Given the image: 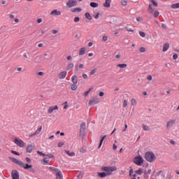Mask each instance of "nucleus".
<instances>
[{"label": "nucleus", "instance_id": "nucleus-37", "mask_svg": "<svg viewBox=\"0 0 179 179\" xmlns=\"http://www.w3.org/2000/svg\"><path fill=\"white\" fill-rule=\"evenodd\" d=\"M121 3L122 5H123V6H127V5H128V1H127L126 0H122Z\"/></svg>", "mask_w": 179, "mask_h": 179}, {"label": "nucleus", "instance_id": "nucleus-15", "mask_svg": "<svg viewBox=\"0 0 179 179\" xmlns=\"http://www.w3.org/2000/svg\"><path fill=\"white\" fill-rule=\"evenodd\" d=\"M130 179H136V173L134 172V169L129 171Z\"/></svg>", "mask_w": 179, "mask_h": 179}, {"label": "nucleus", "instance_id": "nucleus-64", "mask_svg": "<svg viewBox=\"0 0 179 179\" xmlns=\"http://www.w3.org/2000/svg\"><path fill=\"white\" fill-rule=\"evenodd\" d=\"M99 96L100 97H103V96H104V92H99Z\"/></svg>", "mask_w": 179, "mask_h": 179}, {"label": "nucleus", "instance_id": "nucleus-45", "mask_svg": "<svg viewBox=\"0 0 179 179\" xmlns=\"http://www.w3.org/2000/svg\"><path fill=\"white\" fill-rule=\"evenodd\" d=\"M80 21V18H79V17H74V22L75 23H78V22Z\"/></svg>", "mask_w": 179, "mask_h": 179}, {"label": "nucleus", "instance_id": "nucleus-35", "mask_svg": "<svg viewBox=\"0 0 179 179\" xmlns=\"http://www.w3.org/2000/svg\"><path fill=\"white\" fill-rule=\"evenodd\" d=\"M123 107L125 108V107H128V101L127 99H124L123 101Z\"/></svg>", "mask_w": 179, "mask_h": 179}, {"label": "nucleus", "instance_id": "nucleus-5", "mask_svg": "<svg viewBox=\"0 0 179 179\" xmlns=\"http://www.w3.org/2000/svg\"><path fill=\"white\" fill-rule=\"evenodd\" d=\"M77 5H78V1H76V0H69L66 2L67 8H73L74 6H76Z\"/></svg>", "mask_w": 179, "mask_h": 179}, {"label": "nucleus", "instance_id": "nucleus-28", "mask_svg": "<svg viewBox=\"0 0 179 179\" xmlns=\"http://www.w3.org/2000/svg\"><path fill=\"white\" fill-rule=\"evenodd\" d=\"M134 173L136 174H138V176H142V174H143V169H139L138 170L136 171Z\"/></svg>", "mask_w": 179, "mask_h": 179}, {"label": "nucleus", "instance_id": "nucleus-60", "mask_svg": "<svg viewBox=\"0 0 179 179\" xmlns=\"http://www.w3.org/2000/svg\"><path fill=\"white\" fill-rule=\"evenodd\" d=\"M162 29H167V25L166 24H162Z\"/></svg>", "mask_w": 179, "mask_h": 179}, {"label": "nucleus", "instance_id": "nucleus-39", "mask_svg": "<svg viewBox=\"0 0 179 179\" xmlns=\"http://www.w3.org/2000/svg\"><path fill=\"white\" fill-rule=\"evenodd\" d=\"M93 90V88H90L87 92H85L84 93V96H87L89 94V93H90V92H92V90Z\"/></svg>", "mask_w": 179, "mask_h": 179}, {"label": "nucleus", "instance_id": "nucleus-20", "mask_svg": "<svg viewBox=\"0 0 179 179\" xmlns=\"http://www.w3.org/2000/svg\"><path fill=\"white\" fill-rule=\"evenodd\" d=\"M108 176L106 172H99L98 173V177H100V178H104L105 177H107Z\"/></svg>", "mask_w": 179, "mask_h": 179}, {"label": "nucleus", "instance_id": "nucleus-59", "mask_svg": "<svg viewBox=\"0 0 179 179\" xmlns=\"http://www.w3.org/2000/svg\"><path fill=\"white\" fill-rule=\"evenodd\" d=\"M25 160H27L28 163H31V159L29 157H26Z\"/></svg>", "mask_w": 179, "mask_h": 179}, {"label": "nucleus", "instance_id": "nucleus-9", "mask_svg": "<svg viewBox=\"0 0 179 179\" xmlns=\"http://www.w3.org/2000/svg\"><path fill=\"white\" fill-rule=\"evenodd\" d=\"M12 179H20V176L19 175V172L16 170H13L11 172Z\"/></svg>", "mask_w": 179, "mask_h": 179}, {"label": "nucleus", "instance_id": "nucleus-41", "mask_svg": "<svg viewBox=\"0 0 179 179\" xmlns=\"http://www.w3.org/2000/svg\"><path fill=\"white\" fill-rule=\"evenodd\" d=\"M139 51H140V52H145L146 48H145L144 47H141L139 48Z\"/></svg>", "mask_w": 179, "mask_h": 179}, {"label": "nucleus", "instance_id": "nucleus-13", "mask_svg": "<svg viewBox=\"0 0 179 179\" xmlns=\"http://www.w3.org/2000/svg\"><path fill=\"white\" fill-rule=\"evenodd\" d=\"M175 124H176L175 120H169L166 123V128L168 129L171 128L173 125H174Z\"/></svg>", "mask_w": 179, "mask_h": 179}, {"label": "nucleus", "instance_id": "nucleus-19", "mask_svg": "<svg viewBox=\"0 0 179 179\" xmlns=\"http://www.w3.org/2000/svg\"><path fill=\"white\" fill-rule=\"evenodd\" d=\"M103 6L104 8H110L111 6V0H106Z\"/></svg>", "mask_w": 179, "mask_h": 179}, {"label": "nucleus", "instance_id": "nucleus-48", "mask_svg": "<svg viewBox=\"0 0 179 179\" xmlns=\"http://www.w3.org/2000/svg\"><path fill=\"white\" fill-rule=\"evenodd\" d=\"M37 153L39 155V156H46L45 154L43 153L42 152L40 151H37Z\"/></svg>", "mask_w": 179, "mask_h": 179}, {"label": "nucleus", "instance_id": "nucleus-33", "mask_svg": "<svg viewBox=\"0 0 179 179\" xmlns=\"http://www.w3.org/2000/svg\"><path fill=\"white\" fill-rule=\"evenodd\" d=\"M66 155H68L69 156H71V157L75 156V152H69V151H66Z\"/></svg>", "mask_w": 179, "mask_h": 179}, {"label": "nucleus", "instance_id": "nucleus-14", "mask_svg": "<svg viewBox=\"0 0 179 179\" xmlns=\"http://www.w3.org/2000/svg\"><path fill=\"white\" fill-rule=\"evenodd\" d=\"M60 15H61V11L58 10H53L50 12L51 16H60Z\"/></svg>", "mask_w": 179, "mask_h": 179}, {"label": "nucleus", "instance_id": "nucleus-50", "mask_svg": "<svg viewBox=\"0 0 179 179\" xmlns=\"http://www.w3.org/2000/svg\"><path fill=\"white\" fill-rule=\"evenodd\" d=\"M37 75H38L39 76H44V72L39 71L37 73Z\"/></svg>", "mask_w": 179, "mask_h": 179}, {"label": "nucleus", "instance_id": "nucleus-47", "mask_svg": "<svg viewBox=\"0 0 179 179\" xmlns=\"http://www.w3.org/2000/svg\"><path fill=\"white\" fill-rule=\"evenodd\" d=\"M151 2L152 3V5H154L155 6H158V5H159L157 3V2L156 1H155V0H151Z\"/></svg>", "mask_w": 179, "mask_h": 179}, {"label": "nucleus", "instance_id": "nucleus-22", "mask_svg": "<svg viewBox=\"0 0 179 179\" xmlns=\"http://www.w3.org/2000/svg\"><path fill=\"white\" fill-rule=\"evenodd\" d=\"M71 80H72V83H73V84L77 85V84H78V76H73L72 78H71Z\"/></svg>", "mask_w": 179, "mask_h": 179}, {"label": "nucleus", "instance_id": "nucleus-55", "mask_svg": "<svg viewBox=\"0 0 179 179\" xmlns=\"http://www.w3.org/2000/svg\"><path fill=\"white\" fill-rule=\"evenodd\" d=\"M43 22V18H38V20H37V23L38 24H40V23H41Z\"/></svg>", "mask_w": 179, "mask_h": 179}, {"label": "nucleus", "instance_id": "nucleus-10", "mask_svg": "<svg viewBox=\"0 0 179 179\" xmlns=\"http://www.w3.org/2000/svg\"><path fill=\"white\" fill-rule=\"evenodd\" d=\"M67 73H68V72H66L65 71L60 72L58 74L59 79H65V78H66Z\"/></svg>", "mask_w": 179, "mask_h": 179}, {"label": "nucleus", "instance_id": "nucleus-43", "mask_svg": "<svg viewBox=\"0 0 179 179\" xmlns=\"http://www.w3.org/2000/svg\"><path fill=\"white\" fill-rule=\"evenodd\" d=\"M10 153H12L13 155H16V156H20V154H19L15 150H11Z\"/></svg>", "mask_w": 179, "mask_h": 179}, {"label": "nucleus", "instance_id": "nucleus-8", "mask_svg": "<svg viewBox=\"0 0 179 179\" xmlns=\"http://www.w3.org/2000/svg\"><path fill=\"white\" fill-rule=\"evenodd\" d=\"M9 160H10L11 162H13V163H15V164H18V166H20L21 167L23 162L16 159V158H13L12 157H8Z\"/></svg>", "mask_w": 179, "mask_h": 179}, {"label": "nucleus", "instance_id": "nucleus-63", "mask_svg": "<svg viewBox=\"0 0 179 179\" xmlns=\"http://www.w3.org/2000/svg\"><path fill=\"white\" fill-rule=\"evenodd\" d=\"M83 79H87V74H83Z\"/></svg>", "mask_w": 179, "mask_h": 179}, {"label": "nucleus", "instance_id": "nucleus-31", "mask_svg": "<svg viewBox=\"0 0 179 179\" xmlns=\"http://www.w3.org/2000/svg\"><path fill=\"white\" fill-rule=\"evenodd\" d=\"M50 170H51L52 171H53L54 174L57 173V171H59V169H55V168H54V167H52V166H50Z\"/></svg>", "mask_w": 179, "mask_h": 179}, {"label": "nucleus", "instance_id": "nucleus-17", "mask_svg": "<svg viewBox=\"0 0 179 179\" xmlns=\"http://www.w3.org/2000/svg\"><path fill=\"white\" fill-rule=\"evenodd\" d=\"M85 129H86V123L83 122L80 124V132L81 134H83V132H85Z\"/></svg>", "mask_w": 179, "mask_h": 179}, {"label": "nucleus", "instance_id": "nucleus-34", "mask_svg": "<svg viewBox=\"0 0 179 179\" xmlns=\"http://www.w3.org/2000/svg\"><path fill=\"white\" fill-rule=\"evenodd\" d=\"M85 17L88 19V20H92V15H90V13H85Z\"/></svg>", "mask_w": 179, "mask_h": 179}, {"label": "nucleus", "instance_id": "nucleus-44", "mask_svg": "<svg viewBox=\"0 0 179 179\" xmlns=\"http://www.w3.org/2000/svg\"><path fill=\"white\" fill-rule=\"evenodd\" d=\"M73 66H74L73 63H70L68 65V69H72L73 68Z\"/></svg>", "mask_w": 179, "mask_h": 179}, {"label": "nucleus", "instance_id": "nucleus-4", "mask_svg": "<svg viewBox=\"0 0 179 179\" xmlns=\"http://www.w3.org/2000/svg\"><path fill=\"white\" fill-rule=\"evenodd\" d=\"M134 163L136 164V166H142L143 164V158L141 156L136 157L134 159Z\"/></svg>", "mask_w": 179, "mask_h": 179}, {"label": "nucleus", "instance_id": "nucleus-29", "mask_svg": "<svg viewBox=\"0 0 179 179\" xmlns=\"http://www.w3.org/2000/svg\"><path fill=\"white\" fill-rule=\"evenodd\" d=\"M90 5L91 8H99V4L96 2H91Z\"/></svg>", "mask_w": 179, "mask_h": 179}, {"label": "nucleus", "instance_id": "nucleus-1", "mask_svg": "<svg viewBox=\"0 0 179 179\" xmlns=\"http://www.w3.org/2000/svg\"><path fill=\"white\" fill-rule=\"evenodd\" d=\"M145 159L147 162H149V163H153V162L156 160V155H155V153L152 152H147L145 154Z\"/></svg>", "mask_w": 179, "mask_h": 179}, {"label": "nucleus", "instance_id": "nucleus-25", "mask_svg": "<svg viewBox=\"0 0 179 179\" xmlns=\"http://www.w3.org/2000/svg\"><path fill=\"white\" fill-rule=\"evenodd\" d=\"M33 152V145H28L27 147V153H31Z\"/></svg>", "mask_w": 179, "mask_h": 179}, {"label": "nucleus", "instance_id": "nucleus-46", "mask_svg": "<svg viewBox=\"0 0 179 179\" xmlns=\"http://www.w3.org/2000/svg\"><path fill=\"white\" fill-rule=\"evenodd\" d=\"M46 156L48 157H49V159H54L55 157L54 156V155L52 154H48V155H46Z\"/></svg>", "mask_w": 179, "mask_h": 179}, {"label": "nucleus", "instance_id": "nucleus-40", "mask_svg": "<svg viewBox=\"0 0 179 179\" xmlns=\"http://www.w3.org/2000/svg\"><path fill=\"white\" fill-rule=\"evenodd\" d=\"M131 106H136V99H131Z\"/></svg>", "mask_w": 179, "mask_h": 179}, {"label": "nucleus", "instance_id": "nucleus-51", "mask_svg": "<svg viewBox=\"0 0 179 179\" xmlns=\"http://www.w3.org/2000/svg\"><path fill=\"white\" fill-rule=\"evenodd\" d=\"M102 40L103 41H107V40H108V37H107V36H104L102 37Z\"/></svg>", "mask_w": 179, "mask_h": 179}, {"label": "nucleus", "instance_id": "nucleus-27", "mask_svg": "<svg viewBox=\"0 0 179 179\" xmlns=\"http://www.w3.org/2000/svg\"><path fill=\"white\" fill-rule=\"evenodd\" d=\"M172 9H179V3H173L171 6Z\"/></svg>", "mask_w": 179, "mask_h": 179}, {"label": "nucleus", "instance_id": "nucleus-49", "mask_svg": "<svg viewBox=\"0 0 179 179\" xmlns=\"http://www.w3.org/2000/svg\"><path fill=\"white\" fill-rule=\"evenodd\" d=\"M115 58L116 59H120V58H121V54H117V55H116L115 56Z\"/></svg>", "mask_w": 179, "mask_h": 179}, {"label": "nucleus", "instance_id": "nucleus-57", "mask_svg": "<svg viewBox=\"0 0 179 179\" xmlns=\"http://www.w3.org/2000/svg\"><path fill=\"white\" fill-rule=\"evenodd\" d=\"M147 79H148V80H152V79H153V77H152V76H150V75H148V76H147Z\"/></svg>", "mask_w": 179, "mask_h": 179}, {"label": "nucleus", "instance_id": "nucleus-61", "mask_svg": "<svg viewBox=\"0 0 179 179\" xmlns=\"http://www.w3.org/2000/svg\"><path fill=\"white\" fill-rule=\"evenodd\" d=\"M52 34H57L58 33V31L57 29H54L52 31Z\"/></svg>", "mask_w": 179, "mask_h": 179}, {"label": "nucleus", "instance_id": "nucleus-18", "mask_svg": "<svg viewBox=\"0 0 179 179\" xmlns=\"http://www.w3.org/2000/svg\"><path fill=\"white\" fill-rule=\"evenodd\" d=\"M117 68H119L120 69H125L127 66H128V64L123 63V64H117Z\"/></svg>", "mask_w": 179, "mask_h": 179}, {"label": "nucleus", "instance_id": "nucleus-32", "mask_svg": "<svg viewBox=\"0 0 179 179\" xmlns=\"http://www.w3.org/2000/svg\"><path fill=\"white\" fill-rule=\"evenodd\" d=\"M71 90L75 91L78 89V85H76V84H72L71 85Z\"/></svg>", "mask_w": 179, "mask_h": 179}, {"label": "nucleus", "instance_id": "nucleus-23", "mask_svg": "<svg viewBox=\"0 0 179 179\" xmlns=\"http://www.w3.org/2000/svg\"><path fill=\"white\" fill-rule=\"evenodd\" d=\"M169 48H170V44L169 43H165L164 45V47H163V51L164 52H166V51H167V50H169Z\"/></svg>", "mask_w": 179, "mask_h": 179}, {"label": "nucleus", "instance_id": "nucleus-58", "mask_svg": "<svg viewBox=\"0 0 179 179\" xmlns=\"http://www.w3.org/2000/svg\"><path fill=\"white\" fill-rule=\"evenodd\" d=\"M43 163H45V164H48V159H47V158L43 159Z\"/></svg>", "mask_w": 179, "mask_h": 179}, {"label": "nucleus", "instance_id": "nucleus-42", "mask_svg": "<svg viewBox=\"0 0 179 179\" xmlns=\"http://www.w3.org/2000/svg\"><path fill=\"white\" fill-rule=\"evenodd\" d=\"M96 71H97V69H92V70L91 71V72H90V75H91V76L94 75V73H96Z\"/></svg>", "mask_w": 179, "mask_h": 179}, {"label": "nucleus", "instance_id": "nucleus-26", "mask_svg": "<svg viewBox=\"0 0 179 179\" xmlns=\"http://www.w3.org/2000/svg\"><path fill=\"white\" fill-rule=\"evenodd\" d=\"M106 138H107V136H103L99 143V149H100L101 148V145H103V142H104V139H106Z\"/></svg>", "mask_w": 179, "mask_h": 179}, {"label": "nucleus", "instance_id": "nucleus-3", "mask_svg": "<svg viewBox=\"0 0 179 179\" xmlns=\"http://www.w3.org/2000/svg\"><path fill=\"white\" fill-rule=\"evenodd\" d=\"M148 12V13H150V15H153L154 17H158L159 15H160V13H159V11H155V7H153V5L152 4H149Z\"/></svg>", "mask_w": 179, "mask_h": 179}, {"label": "nucleus", "instance_id": "nucleus-62", "mask_svg": "<svg viewBox=\"0 0 179 179\" xmlns=\"http://www.w3.org/2000/svg\"><path fill=\"white\" fill-rule=\"evenodd\" d=\"M99 16H100V13H98L94 17V19H99Z\"/></svg>", "mask_w": 179, "mask_h": 179}, {"label": "nucleus", "instance_id": "nucleus-7", "mask_svg": "<svg viewBox=\"0 0 179 179\" xmlns=\"http://www.w3.org/2000/svg\"><path fill=\"white\" fill-rule=\"evenodd\" d=\"M21 167L24 169V170H29L31 173H34V169H31L33 167V165H29L28 164H24L22 162V164H21Z\"/></svg>", "mask_w": 179, "mask_h": 179}, {"label": "nucleus", "instance_id": "nucleus-52", "mask_svg": "<svg viewBox=\"0 0 179 179\" xmlns=\"http://www.w3.org/2000/svg\"><path fill=\"white\" fill-rule=\"evenodd\" d=\"M64 143L63 142H59L58 143V148H62L64 146Z\"/></svg>", "mask_w": 179, "mask_h": 179}, {"label": "nucleus", "instance_id": "nucleus-54", "mask_svg": "<svg viewBox=\"0 0 179 179\" xmlns=\"http://www.w3.org/2000/svg\"><path fill=\"white\" fill-rule=\"evenodd\" d=\"M173 59H177V58H178V55H177V53H175V54L173 55Z\"/></svg>", "mask_w": 179, "mask_h": 179}, {"label": "nucleus", "instance_id": "nucleus-11", "mask_svg": "<svg viewBox=\"0 0 179 179\" xmlns=\"http://www.w3.org/2000/svg\"><path fill=\"white\" fill-rule=\"evenodd\" d=\"M55 110H58V106H54L49 107L48 110V114H52L53 111H55Z\"/></svg>", "mask_w": 179, "mask_h": 179}, {"label": "nucleus", "instance_id": "nucleus-56", "mask_svg": "<svg viewBox=\"0 0 179 179\" xmlns=\"http://www.w3.org/2000/svg\"><path fill=\"white\" fill-rule=\"evenodd\" d=\"M137 22H142L143 20V18L138 17L136 18Z\"/></svg>", "mask_w": 179, "mask_h": 179}, {"label": "nucleus", "instance_id": "nucleus-24", "mask_svg": "<svg viewBox=\"0 0 179 179\" xmlns=\"http://www.w3.org/2000/svg\"><path fill=\"white\" fill-rule=\"evenodd\" d=\"M71 12H72L73 13H75L76 12H82V8H72L71 10Z\"/></svg>", "mask_w": 179, "mask_h": 179}, {"label": "nucleus", "instance_id": "nucleus-30", "mask_svg": "<svg viewBox=\"0 0 179 179\" xmlns=\"http://www.w3.org/2000/svg\"><path fill=\"white\" fill-rule=\"evenodd\" d=\"M42 129H43V127H42V126H40V127L36 129V132H35V134L38 135V134H40V132H41Z\"/></svg>", "mask_w": 179, "mask_h": 179}, {"label": "nucleus", "instance_id": "nucleus-12", "mask_svg": "<svg viewBox=\"0 0 179 179\" xmlns=\"http://www.w3.org/2000/svg\"><path fill=\"white\" fill-rule=\"evenodd\" d=\"M94 104H99V99L97 98L91 99L89 101V106H94Z\"/></svg>", "mask_w": 179, "mask_h": 179}, {"label": "nucleus", "instance_id": "nucleus-2", "mask_svg": "<svg viewBox=\"0 0 179 179\" xmlns=\"http://www.w3.org/2000/svg\"><path fill=\"white\" fill-rule=\"evenodd\" d=\"M115 170H117L115 166H103L101 168V171H105L108 176H111L113 171H115Z\"/></svg>", "mask_w": 179, "mask_h": 179}, {"label": "nucleus", "instance_id": "nucleus-21", "mask_svg": "<svg viewBox=\"0 0 179 179\" xmlns=\"http://www.w3.org/2000/svg\"><path fill=\"white\" fill-rule=\"evenodd\" d=\"M86 54V48H81L79 50V55H85Z\"/></svg>", "mask_w": 179, "mask_h": 179}, {"label": "nucleus", "instance_id": "nucleus-38", "mask_svg": "<svg viewBox=\"0 0 179 179\" xmlns=\"http://www.w3.org/2000/svg\"><path fill=\"white\" fill-rule=\"evenodd\" d=\"M139 34H140L141 37H143V38L146 37V34H145V32H143L142 31H139Z\"/></svg>", "mask_w": 179, "mask_h": 179}, {"label": "nucleus", "instance_id": "nucleus-36", "mask_svg": "<svg viewBox=\"0 0 179 179\" xmlns=\"http://www.w3.org/2000/svg\"><path fill=\"white\" fill-rule=\"evenodd\" d=\"M143 129L144 131H150V127H149V126L143 125Z\"/></svg>", "mask_w": 179, "mask_h": 179}, {"label": "nucleus", "instance_id": "nucleus-6", "mask_svg": "<svg viewBox=\"0 0 179 179\" xmlns=\"http://www.w3.org/2000/svg\"><path fill=\"white\" fill-rule=\"evenodd\" d=\"M14 143H15L17 146H20V148H24V142L20 138H15L14 139Z\"/></svg>", "mask_w": 179, "mask_h": 179}, {"label": "nucleus", "instance_id": "nucleus-16", "mask_svg": "<svg viewBox=\"0 0 179 179\" xmlns=\"http://www.w3.org/2000/svg\"><path fill=\"white\" fill-rule=\"evenodd\" d=\"M56 176V179H64V177L62 176V172L61 171H58L57 173H55Z\"/></svg>", "mask_w": 179, "mask_h": 179}, {"label": "nucleus", "instance_id": "nucleus-53", "mask_svg": "<svg viewBox=\"0 0 179 179\" xmlns=\"http://www.w3.org/2000/svg\"><path fill=\"white\" fill-rule=\"evenodd\" d=\"M16 69H17V72H22V71L23 70V68H22V67H17Z\"/></svg>", "mask_w": 179, "mask_h": 179}]
</instances>
